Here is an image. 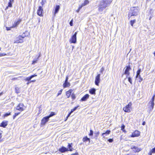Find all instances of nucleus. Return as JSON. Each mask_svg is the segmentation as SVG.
Masks as SVG:
<instances>
[{"mask_svg":"<svg viewBox=\"0 0 155 155\" xmlns=\"http://www.w3.org/2000/svg\"><path fill=\"white\" fill-rule=\"evenodd\" d=\"M112 1V0H102L101 1L98 6L99 11L102 12L104 9L110 5Z\"/></svg>","mask_w":155,"mask_h":155,"instance_id":"nucleus-1","label":"nucleus"},{"mask_svg":"<svg viewBox=\"0 0 155 155\" xmlns=\"http://www.w3.org/2000/svg\"><path fill=\"white\" fill-rule=\"evenodd\" d=\"M140 9L138 7H133L130 8L129 11L130 15V16H136L139 12Z\"/></svg>","mask_w":155,"mask_h":155,"instance_id":"nucleus-2","label":"nucleus"},{"mask_svg":"<svg viewBox=\"0 0 155 155\" xmlns=\"http://www.w3.org/2000/svg\"><path fill=\"white\" fill-rule=\"evenodd\" d=\"M155 94L153 96L151 100L149 101L148 103V104L149 106V107H148L149 109V112L151 111L153 108L154 105V101L155 100Z\"/></svg>","mask_w":155,"mask_h":155,"instance_id":"nucleus-3","label":"nucleus"},{"mask_svg":"<svg viewBox=\"0 0 155 155\" xmlns=\"http://www.w3.org/2000/svg\"><path fill=\"white\" fill-rule=\"evenodd\" d=\"M132 104L130 102L126 106L123 108V110L125 112H130L131 111V109L132 108Z\"/></svg>","mask_w":155,"mask_h":155,"instance_id":"nucleus-4","label":"nucleus"},{"mask_svg":"<svg viewBox=\"0 0 155 155\" xmlns=\"http://www.w3.org/2000/svg\"><path fill=\"white\" fill-rule=\"evenodd\" d=\"M77 32H76L72 36L71 38L70 39V42L71 43H76L77 41L76 36Z\"/></svg>","mask_w":155,"mask_h":155,"instance_id":"nucleus-5","label":"nucleus"},{"mask_svg":"<svg viewBox=\"0 0 155 155\" xmlns=\"http://www.w3.org/2000/svg\"><path fill=\"white\" fill-rule=\"evenodd\" d=\"M43 11L42 7L41 6H39L37 12L38 15L40 16H43Z\"/></svg>","mask_w":155,"mask_h":155,"instance_id":"nucleus-6","label":"nucleus"},{"mask_svg":"<svg viewBox=\"0 0 155 155\" xmlns=\"http://www.w3.org/2000/svg\"><path fill=\"white\" fill-rule=\"evenodd\" d=\"M68 76H67L66 77V79L64 81V83L63 84V87L64 88H66L69 87L70 86V83L68 82Z\"/></svg>","mask_w":155,"mask_h":155,"instance_id":"nucleus-7","label":"nucleus"},{"mask_svg":"<svg viewBox=\"0 0 155 155\" xmlns=\"http://www.w3.org/2000/svg\"><path fill=\"white\" fill-rule=\"evenodd\" d=\"M24 106L23 104H19L16 107V109L19 110L20 112L24 110Z\"/></svg>","mask_w":155,"mask_h":155,"instance_id":"nucleus-8","label":"nucleus"},{"mask_svg":"<svg viewBox=\"0 0 155 155\" xmlns=\"http://www.w3.org/2000/svg\"><path fill=\"white\" fill-rule=\"evenodd\" d=\"M49 118L48 116L44 117L41 120V124L44 125L48 121Z\"/></svg>","mask_w":155,"mask_h":155,"instance_id":"nucleus-9","label":"nucleus"},{"mask_svg":"<svg viewBox=\"0 0 155 155\" xmlns=\"http://www.w3.org/2000/svg\"><path fill=\"white\" fill-rule=\"evenodd\" d=\"M100 74H98L96 77L95 80V84L97 85H99V84L100 82Z\"/></svg>","mask_w":155,"mask_h":155,"instance_id":"nucleus-10","label":"nucleus"},{"mask_svg":"<svg viewBox=\"0 0 155 155\" xmlns=\"http://www.w3.org/2000/svg\"><path fill=\"white\" fill-rule=\"evenodd\" d=\"M140 132L138 130H135L134 133H132L131 137H138L140 135Z\"/></svg>","mask_w":155,"mask_h":155,"instance_id":"nucleus-11","label":"nucleus"},{"mask_svg":"<svg viewBox=\"0 0 155 155\" xmlns=\"http://www.w3.org/2000/svg\"><path fill=\"white\" fill-rule=\"evenodd\" d=\"M131 69L130 66L129 65L126 67V68L124 74L129 75L130 74L129 71Z\"/></svg>","mask_w":155,"mask_h":155,"instance_id":"nucleus-12","label":"nucleus"},{"mask_svg":"<svg viewBox=\"0 0 155 155\" xmlns=\"http://www.w3.org/2000/svg\"><path fill=\"white\" fill-rule=\"evenodd\" d=\"M24 38V37L19 36L18 37V40H17L15 42V43H22L23 42L22 38Z\"/></svg>","mask_w":155,"mask_h":155,"instance_id":"nucleus-13","label":"nucleus"},{"mask_svg":"<svg viewBox=\"0 0 155 155\" xmlns=\"http://www.w3.org/2000/svg\"><path fill=\"white\" fill-rule=\"evenodd\" d=\"M131 149H133L134 152H138L141 150V148H138L135 146H133V147H131Z\"/></svg>","mask_w":155,"mask_h":155,"instance_id":"nucleus-14","label":"nucleus"},{"mask_svg":"<svg viewBox=\"0 0 155 155\" xmlns=\"http://www.w3.org/2000/svg\"><path fill=\"white\" fill-rule=\"evenodd\" d=\"M59 151L62 153H64L65 152L68 151V149L65 147H62L59 149Z\"/></svg>","mask_w":155,"mask_h":155,"instance_id":"nucleus-15","label":"nucleus"},{"mask_svg":"<svg viewBox=\"0 0 155 155\" xmlns=\"http://www.w3.org/2000/svg\"><path fill=\"white\" fill-rule=\"evenodd\" d=\"M8 121H2L0 124V127L5 128L8 124Z\"/></svg>","mask_w":155,"mask_h":155,"instance_id":"nucleus-16","label":"nucleus"},{"mask_svg":"<svg viewBox=\"0 0 155 155\" xmlns=\"http://www.w3.org/2000/svg\"><path fill=\"white\" fill-rule=\"evenodd\" d=\"M89 95L88 94H86L81 98V101H86L89 98Z\"/></svg>","mask_w":155,"mask_h":155,"instance_id":"nucleus-17","label":"nucleus"},{"mask_svg":"<svg viewBox=\"0 0 155 155\" xmlns=\"http://www.w3.org/2000/svg\"><path fill=\"white\" fill-rule=\"evenodd\" d=\"M21 19H19L16 21H15L14 24L13 25L12 28H15L18 25L20 24L21 21Z\"/></svg>","mask_w":155,"mask_h":155,"instance_id":"nucleus-18","label":"nucleus"},{"mask_svg":"<svg viewBox=\"0 0 155 155\" xmlns=\"http://www.w3.org/2000/svg\"><path fill=\"white\" fill-rule=\"evenodd\" d=\"M110 132V131L109 130H107L106 132L102 133L101 134V136L104 138L106 136L109 134Z\"/></svg>","mask_w":155,"mask_h":155,"instance_id":"nucleus-19","label":"nucleus"},{"mask_svg":"<svg viewBox=\"0 0 155 155\" xmlns=\"http://www.w3.org/2000/svg\"><path fill=\"white\" fill-rule=\"evenodd\" d=\"M60 8V6L59 5H56L55 9L54 12V16H55V14L58 13Z\"/></svg>","mask_w":155,"mask_h":155,"instance_id":"nucleus-20","label":"nucleus"},{"mask_svg":"<svg viewBox=\"0 0 155 155\" xmlns=\"http://www.w3.org/2000/svg\"><path fill=\"white\" fill-rule=\"evenodd\" d=\"M83 140L84 142L86 143L88 142V144H89L90 143V139L88 138L87 136L84 137L83 139Z\"/></svg>","mask_w":155,"mask_h":155,"instance_id":"nucleus-21","label":"nucleus"},{"mask_svg":"<svg viewBox=\"0 0 155 155\" xmlns=\"http://www.w3.org/2000/svg\"><path fill=\"white\" fill-rule=\"evenodd\" d=\"M96 89L95 88H93L89 90V92L90 94H95Z\"/></svg>","mask_w":155,"mask_h":155,"instance_id":"nucleus-22","label":"nucleus"},{"mask_svg":"<svg viewBox=\"0 0 155 155\" xmlns=\"http://www.w3.org/2000/svg\"><path fill=\"white\" fill-rule=\"evenodd\" d=\"M89 3V1L88 0H85L84 1L83 3L81 5V6L83 7L84 6H85L87 5Z\"/></svg>","mask_w":155,"mask_h":155,"instance_id":"nucleus-23","label":"nucleus"},{"mask_svg":"<svg viewBox=\"0 0 155 155\" xmlns=\"http://www.w3.org/2000/svg\"><path fill=\"white\" fill-rule=\"evenodd\" d=\"M72 144V143H71V144L68 143V151H72L73 150V148L72 147L71 145Z\"/></svg>","mask_w":155,"mask_h":155,"instance_id":"nucleus-24","label":"nucleus"},{"mask_svg":"<svg viewBox=\"0 0 155 155\" xmlns=\"http://www.w3.org/2000/svg\"><path fill=\"white\" fill-rule=\"evenodd\" d=\"M71 90H69L66 92V95L68 98L71 95Z\"/></svg>","mask_w":155,"mask_h":155,"instance_id":"nucleus-25","label":"nucleus"},{"mask_svg":"<svg viewBox=\"0 0 155 155\" xmlns=\"http://www.w3.org/2000/svg\"><path fill=\"white\" fill-rule=\"evenodd\" d=\"M141 71V70L140 68H138V70L137 71V74L136 76V78H138V75H140V74Z\"/></svg>","mask_w":155,"mask_h":155,"instance_id":"nucleus-26","label":"nucleus"},{"mask_svg":"<svg viewBox=\"0 0 155 155\" xmlns=\"http://www.w3.org/2000/svg\"><path fill=\"white\" fill-rule=\"evenodd\" d=\"M32 78L31 76L29 77H27V78H26L25 79V80L26 81H31V80Z\"/></svg>","mask_w":155,"mask_h":155,"instance_id":"nucleus-27","label":"nucleus"},{"mask_svg":"<svg viewBox=\"0 0 155 155\" xmlns=\"http://www.w3.org/2000/svg\"><path fill=\"white\" fill-rule=\"evenodd\" d=\"M136 21L135 19L133 20H131L130 21V24L131 25L133 26V25L134 23Z\"/></svg>","mask_w":155,"mask_h":155,"instance_id":"nucleus-28","label":"nucleus"},{"mask_svg":"<svg viewBox=\"0 0 155 155\" xmlns=\"http://www.w3.org/2000/svg\"><path fill=\"white\" fill-rule=\"evenodd\" d=\"M40 56H39L38 57V58H37V59H34L32 61V64H35L37 62V61H38V59L39 58V57H40Z\"/></svg>","mask_w":155,"mask_h":155,"instance_id":"nucleus-29","label":"nucleus"},{"mask_svg":"<svg viewBox=\"0 0 155 155\" xmlns=\"http://www.w3.org/2000/svg\"><path fill=\"white\" fill-rule=\"evenodd\" d=\"M55 115V113L54 112H51L50 114V115L48 116L49 117V118L50 117L54 116V115Z\"/></svg>","mask_w":155,"mask_h":155,"instance_id":"nucleus-30","label":"nucleus"},{"mask_svg":"<svg viewBox=\"0 0 155 155\" xmlns=\"http://www.w3.org/2000/svg\"><path fill=\"white\" fill-rule=\"evenodd\" d=\"M128 81L130 83V84H132V80L131 78L129 77L128 78Z\"/></svg>","mask_w":155,"mask_h":155,"instance_id":"nucleus-31","label":"nucleus"},{"mask_svg":"<svg viewBox=\"0 0 155 155\" xmlns=\"http://www.w3.org/2000/svg\"><path fill=\"white\" fill-rule=\"evenodd\" d=\"M71 96L72 99H73V100H74L76 98L75 95V94H71Z\"/></svg>","mask_w":155,"mask_h":155,"instance_id":"nucleus-32","label":"nucleus"},{"mask_svg":"<svg viewBox=\"0 0 155 155\" xmlns=\"http://www.w3.org/2000/svg\"><path fill=\"white\" fill-rule=\"evenodd\" d=\"M139 78V82H141L142 80H143V78H142L141 77L140 75H138V78Z\"/></svg>","mask_w":155,"mask_h":155,"instance_id":"nucleus-33","label":"nucleus"},{"mask_svg":"<svg viewBox=\"0 0 155 155\" xmlns=\"http://www.w3.org/2000/svg\"><path fill=\"white\" fill-rule=\"evenodd\" d=\"M99 131H98L96 133H94V135L96 137H97L99 135Z\"/></svg>","mask_w":155,"mask_h":155,"instance_id":"nucleus-34","label":"nucleus"},{"mask_svg":"<svg viewBox=\"0 0 155 155\" xmlns=\"http://www.w3.org/2000/svg\"><path fill=\"white\" fill-rule=\"evenodd\" d=\"M82 7L81 5H79L78 9L76 10V12L78 13L79 12V11Z\"/></svg>","mask_w":155,"mask_h":155,"instance_id":"nucleus-35","label":"nucleus"},{"mask_svg":"<svg viewBox=\"0 0 155 155\" xmlns=\"http://www.w3.org/2000/svg\"><path fill=\"white\" fill-rule=\"evenodd\" d=\"M11 115V113L10 112L9 113H6L4 115V117H6L8 116L9 115Z\"/></svg>","mask_w":155,"mask_h":155,"instance_id":"nucleus-36","label":"nucleus"},{"mask_svg":"<svg viewBox=\"0 0 155 155\" xmlns=\"http://www.w3.org/2000/svg\"><path fill=\"white\" fill-rule=\"evenodd\" d=\"M93 134V132L92 130H90V133L89 134V135L90 136H92Z\"/></svg>","mask_w":155,"mask_h":155,"instance_id":"nucleus-37","label":"nucleus"},{"mask_svg":"<svg viewBox=\"0 0 155 155\" xmlns=\"http://www.w3.org/2000/svg\"><path fill=\"white\" fill-rule=\"evenodd\" d=\"M62 91H63V90L61 89L59 91L57 95V96H58L59 95L61 94Z\"/></svg>","mask_w":155,"mask_h":155,"instance_id":"nucleus-38","label":"nucleus"},{"mask_svg":"<svg viewBox=\"0 0 155 155\" xmlns=\"http://www.w3.org/2000/svg\"><path fill=\"white\" fill-rule=\"evenodd\" d=\"M114 140L113 139H108V141L110 143H112Z\"/></svg>","mask_w":155,"mask_h":155,"instance_id":"nucleus-39","label":"nucleus"},{"mask_svg":"<svg viewBox=\"0 0 155 155\" xmlns=\"http://www.w3.org/2000/svg\"><path fill=\"white\" fill-rule=\"evenodd\" d=\"M73 20L72 19L70 21V23H69L70 25L71 26H72L73 25Z\"/></svg>","mask_w":155,"mask_h":155,"instance_id":"nucleus-40","label":"nucleus"},{"mask_svg":"<svg viewBox=\"0 0 155 155\" xmlns=\"http://www.w3.org/2000/svg\"><path fill=\"white\" fill-rule=\"evenodd\" d=\"M12 6V3L9 2L8 3V6L10 7H11Z\"/></svg>","mask_w":155,"mask_h":155,"instance_id":"nucleus-41","label":"nucleus"},{"mask_svg":"<svg viewBox=\"0 0 155 155\" xmlns=\"http://www.w3.org/2000/svg\"><path fill=\"white\" fill-rule=\"evenodd\" d=\"M71 113L70 112V113H69V114H68V116H67V117H66V119L65 120V121H66V120H67V119H68V117H69L70 116V115H71Z\"/></svg>","mask_w":155,"mask_h":155,"instance_id":"nucleus-42","label":"nucleus"},{"mask_svg":"<svg viewBox=\"0 0 155 155\" xmlns=\"http://www.w3.org/2000/svg\"><path fill=\"white\" fill-rule=\"evenodd\" d=\"M151 150L153 153H155V147L153 148Z\"/></svg>","mask_w":155,"mask_h":155,"instance_id":"nucleus-43","label":"nucleus"},{"mask_svg":"<svg viewBox=\"0 0 155 155\" xmlns=\"http://www.w3.org/2000/svg\"><path fill=\"white\" fill-rule=\"evenodd\" d=\"M104 68L103 67H102L101 69V70H100V72L101 73H102V72L104 71Z\"/></svg>","mask_w":155,"mask_h":155,"instance_id":"nucleus-44","label":"nucleus"},{"mask_svg":"<svg viewBox=\"0 0 155 155\" xmlns=\"http://www.w3.org/2000/svg\"><path fill=\"white\" fill-rule=\"evenodd\" d=\"M37 76V75L36 74H34L33 75H31V77H32V78H33V77H36V76Z\"/></svg>","mask_w":155,"mask_h":155,"instance_id":"nucleus-45","label":"nucleus"},{"mask_svg":"<svg viewBox=\"0 0 155 155\" xmlns=\"http://www.w3.org/2000/svg\"><path fill=\"white\" fill-rule=\"evenodd\" d=\"M11 27H6V30L7 31L10 30H11Z\"/></svg>","mask_w":155,"mask_h":155,"instance_id":"nucleus-46","label":"nucleus"},{"mask_svg":"<svg viewBox=\"0 0 155 155\" xmlns=\"http://www.w3.org/2000/svg\"><path fill=\"white\" fill-rule=\"evenodd\" d=\"M124 126L123 125L121 127V130L124 131Z\"/></svg>","mask_w":155,"mask_h":155,"instance_id":"nucleus-47","label":"nucleus"},{"mask_svg":"<svg viewBox=\"0 0 155 155\" xmlns=\"http://www.w3.org/2000/svg\"><path fill=\"white\" fill-rule=\"evenodd\" d=\"M152 153H153L152 152V151L150 150V152L148 153V155H152Z\"/></svg>","mask_w":155,"mask_h":155,"instance_id":"nucleus-48","label":"nucleus"},{"mask_svg":"<svg viewBox=\"0 0 155 155\" xmlns=\"http://www.w3.org/2000/svg\"><path fill=\"white\" fill-rule=\"evenodd\" d=\"M20 112L15 113V115L16 116L17 115H19L20 114Z\"/></svg>","mask_w":155,"mask_h":155,"instance_id":"nucleus-49","label":"nucleus"},{"mask_svg":"<svg viewBox=\"0 0 155 155\" xmlns=\"http://www.w3.org/2000/svg\"><path fill=\"white\" fill-rule=\"evenodd\" d=\"M6 55L5 54H2L1 53H0V57L3 56L4 55Z\"/></svg>","mask_w":155,"mask_h":155,"instance_id":"nucleus-50","label":"nucleus"},{"mask_svg":"<svg viewBox=\"0 0 155 155\" xmlns=\"http://www.w3.org/2000/svg\"><path fill=\"white\" fill-rule=\"evenodd\" d=\"M79 107V106H77V107H74L73 109L75 111V110L78 108V107Z\"/></svg>","mask_w":155,"mask_h":155,"instance_id":"nucleus-51","label":"nucleus"},{"mask_svg":"<svg viewBox=\"0 0 155 155\" xmlns=\"http://www.w3.org/2000/svg\"><path fill=\"white\" fill-rule=\"evenodd\" d=\"M18 79V78H14L12 79V80H15Z\"/></svg>","mask_w":155,"mask_h":155,"instance_id":"nucleus-52","label":"nucleus"},{"mask_svg":"<svg viewBox=\"0 0 155 155\" xmlns=\"http://www.w3.org/2000/svg\"><path fill=\"white\" fill-rule=\"evenodd\" d=\"M74 111V109H72L71 110V111L70 112V113H73Z\"/></svg>","mask_w":155,"mask_h":155,"instance_id":"nucleus-53","label":"nucleus"},{"mask_svg":"<svg viewBox=\"0 0 155 155\" xmlns=\"http://www.w3.org/2000/svg\"><path fill=\"white\" fill-rule=\"evenodd\" d=\"M74 111V109H72L71 110V111L70 112V113H73Z\"/></svg>","mask_w":155,"mask_h":155,"instance_id":"nucleus-54","label":"nucleus"},{"mask_svg":"<svg viewBox=\"0 0 155 155\" xmlns=\"http://www.w3.org/2000/svg\"><path fill=\"white\" fill-rule=\"evenodd\" d=\"M14 1V0H10L9 2H10L12 3Z\"/></svg>","mask_w":155,"mask_h":155,"instance_id":"nucleus-55","label":"nucleus"},{"mask_svg":"<svg viewBox=\"0 0 155 155\" xmlns=\"http://www.w3.org/2000/svg\"><path fill=\"white\" fill-rule=\"evenodd\" d=\"M35 81H36V80H34L31 81L30 82H35Z\"/></svg>","mask_w":155,"mask_h":155,"instance_id":"nucleus-56","label":"nucleus"},{"mask_svg":"<svg viewBox=\"0 0 155 155\" xmlns=\"http://www.w3.org/2000/svg\"><path fill=\"white\" fill-rule=\"evenodd\" d=\"M31 82L30 81H28L27 83V85H28L30 83H31Z\"/></svg>","mask_w":155,"mask_h":155,"instance_id":"nucleus-57","label":"nucleus"},{"mask_svg":"<svg viewBox=\"0 0 155 155\" xmlns=\"http://www.w3.org/2000/svg\"><path fill=\"white\" fill-rule=\"evenodd\" d=\"M8 7H9V6H8L6 7V8H5V10H7V9H8Z\"/></svg>","mask_w":155,"mask_h":155,"instance_id":"nucleus-58","label":"nucleus"},{"mask_svg":"<svg viewBox=\"0 0 155 155\" xmlns=\"http://www.w3.org/2000/svg\"><path fill=\"white\" fill-rule=\"evenodd\" d=\"M145 122L144 121V122L142 123V125H145Z\"/></svg>","mask_w":155,"mask_h":155,"instance_id":"nucleus-59","label":"nucleus"},{"mask_svg":"<svg viewBox=\"0 0 155 155\" xmlns=\"http://www.w3.org/2000/svg\"><path fill=\"white\" fill-rule=\"evenodd\" d=\"M16 116L14 115L13 116V119H15V117H16Z\"/></svg>","mask_w":155,"mask_h":155,"instance_id":"nucleus-60","label":"nucleus"},{"mask_svg":"<svg viewBox=\"0 0 155 155\" xmlns=\"http://www.w3.org/2000/svg\"><path fill=\"white\" fill-rule=\"evenodd\" d=\"M15 90L16 91V93H19L17 91V88H15Z\"/></svg>","mask_w":155,"mask_h":155,"instance_id":"nucleus-61","label":"nucleus"},{"mask_svg":"<svg viewBox=\"0 0 155 155\" xmlns=\"http://www.w3.org/2000/svg\"><path fill=\"white\" fill-rule=\"evenodd\" d=\"M2 137V133H0V139H1Z\"/></svg>","mask_w":155,"mask_h":155,"instance_id":"nucleus-62","label":"nucleus"},{"mask_svg":"<svg viewBox=\"0 0 155 155\" xmlns=\"http://www.w3.org/2000/svg\"><path fill=\"white\" fill-rule=\"evenodd\" d=\"M3 94V92H2L1 93H0V96H1Z\"/></svg>","mask_w":155,"mask_h":155,"instance_id":"nucleus-63","label":"nucleus"},{"mask_svg":"<svg viewBox=\"0 0 155 155\" xmlns=\"http://www.w3.org/2000/svg\"><path fill=\"white\" fill-rule=\"evenodd\" d=\"M43 0H42V5H43Z\"/></svg>","mask_w":155,"mask_h":155,"instance_id":"nucleus-64","label":"nucleus"}]
</instances>
